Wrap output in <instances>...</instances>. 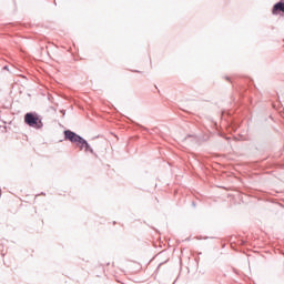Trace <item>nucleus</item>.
<instances>
[{
    "instance_id": "obj_1",
    "label": "nucleus",
    "mask_w": 284,
    "mask_h": 284,
    "mask_svg": "<svg viewBox=\"0 0 284 284\" xmlns=\"http://www.w3.org/2000/svg\"><path fill=\"white\" fill-rule=\"evenodd\" d=\"M64 139H67V141H71V143H77L80 150L84 149L85 152L90 150V144H88V141H85L83 138H81L80 135H78L72 131H64Z\"/></svg>"
},
{
    "instance_id": "obj_2",
    "label": "nucleus",
    "mask_w": 284,
    "mask_h": 284,
    "mask_svg": "<svg viewBox=\"0 0 284 284\" xmlns=\"http://www.w3.org/2000/svg\"><path fill=\"white\" fill-rule=\"evenodd\" d=\"M24 123H27V125H30L31 128H39V123H41V121L37 118V115L32 113H27L24 115Z\"/></svg>"
},
{
    "instance_id": "obj_3",
    "label": "nucleus",
    "mask_w": 284,
    "mask_h": 284,
    "mask_svg": "<svg viewBox=\"0 0 284 284\" xmlns=\"http://www.w3.org/2000/svg\"><path fill=\"white\" fill-rule=\"evenodd\" d=\"M284 14V2H277L272 10V14Z\"/></svg>"
}]
</instances>
